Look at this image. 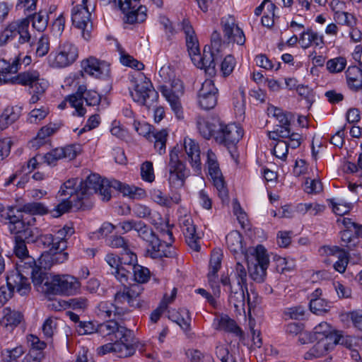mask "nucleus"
I'll return each mask as SVG.
<instances>
[{"label": "nucleus", "instance_id": "obj_1", "mask_svg": "<svg viewBox=\"0 0 362 362\" xmlns=\"http://www.w3.org/2000/svg\"><path fill=\"white\" fill-rule=\"evenodd\" d=\"M313 335L316 343L305 353V358L307 360L322 356L339 343H349V346L351 348L352 341L356 340V338L351 337L344 339L326 322H322L315 326L313 331Z\"/></svg>", "mask_w": 362, "mask_h": 362}, {"label": "nucleus", "instance_id": "obj_2", "mask_svg": "<svg viewBox=\"0 0 362 362\" xmlns=\"http://www.w3.org/2000/svg\"><path fill=\"white\" fill-rule=\"evenodd\" d=\"M37 276L40 283L33 284L37 291L47 294L74 295L81 288L78 279L71 275H48L41 270Z\"/></svg>", "mask_w": 362, "mask_h": 362}, {"label": "nucleus", "instance_id": "obj_3", "mask_svg": "<svg viewBox=\"0 0 362 362\" xmlns=\"http://www.w3.org/2000/svg\"><path fill=\"white\" fill-rule=\"evenodd\" d=\"M250 277L257 283L264 281L269 264V256L262 245L250 248L245 253Z\"/></svg>", "mask_w": 362, "mask_h": 362}, {"label": "nucleus", "instance_id": "obj_4", "mask_svg": "<svg viewBox=\"0 0 362 362\" xmlns=\"http://www.w3.org/2000/svg\"><path fill=\"white\" fill-rule=\"evenodd\" d=\"M29 25L30 21L28 18L13 20L6 24L0 30V47H6L17 36L18 44L29 42L31 39Z\"/></svg>", "mask_w": 362, "mask_h": 362}, {"label": "nucleus", "instance_id": "obj_5", "mask_svg": "<svg viewBox=\"0 0 362 362\" xmlns=\"http://www.w3.org/2000/svg\"><path fill=\"white\" fill-rule=\"evenodd\" d=\"M16 243L14 246V253L19 259L16 263L17 271L14 273L20 274L23 278L28 280L24 276L25 274H30L32 281L33 284L40 283V272L42 270L41 267L36 265L35 259L28 255V251L24 240L16 238Z\"/></svg>", "mask_w": 362, "mask_h": 362}, {"label": "nucleus", "instance_id": "obj_6", "mask_svg": "<svg viewBox=\"0 0 362 362\" xmlns=\"http://www.w3.org/2000/svg\"><path fill=\"white\" fill-rule=\"evenodd\" d=\"M112 181L102 178L98 174L93 173L83 181H80L79 194L83 199L94 194H98L103 201H109L111 198Z\"/></svg>", "mask_w": 362, "mask_h": 362}, {"label": "nucleus", "instance_id": "obj_7", "mask_svg": "<svg viewBox=\"0 0 362 362\" xmlns=\"http://www.w3.org/2000/svg\"><path fill=\"white\" fill-rule=\"evenodd\" d=\"M181 148L174 146L169 153V162L168 164V182L171 187L180 188L189 175V170L185 164L180 160Z\"/></svg>", "mask_w": 362, "mask_h": 362}, {"label": "nucleus", "instance_id": "obj_8", "mask_svg": "<svg viewBox=\"0 0 362 362\" xmlns=\"http://www.w3.org/2000/svg\"><path fill=\"white\" fill-rule=\"evenodd\" d=\"M7 285L0 287V307L3 306L11 298L14 290L20 295H27L30 289L29 280L18 273H11L7 276Z\"/></svg>", "mask_w": 362, "mask_h": 362}, {"label": "nucleus", "instance_id": "obj_9", "mask_svg": "<svg viewBox=\"0 0 362 362\" xmlns=\"http://www.w3.org/2000/svg\"><path fill=\"white\" fill-rule=\"evenodd\" d=\"M114 2L124 14L125 23L134 24L146 20L147 8L144 6H139L140 0H114Z\"/></svg>", "mask_w": 362, "mask_h": 362}, {"label": "nucleus", "instance_id": "obj_10", "mask_svg": "<svg viewBox=\"0 0 362 362\" xmlns=\"http://www.w3.org/2000/svg\"><path fill=\"white\" fill-rule=\"evenodd\" d=\"M78 49L70 42L61 43L55 52L49 57V63L52 67H66L74 63L78 58Z\"/></svg>", "mask_w": 362, "mask_h": 362}, {"label": "nucleus", "instance_id": "obj_11", "mask_svg": "<svg viewBox=\"0 0 362 362\" xmlns=\"http://www.w3.org/2000/svg\"><path fill=\"white\" fill-rule=\"evenodd\" d=\"M139 76L141 81L136 83L134 91L131 93L132 97L135 102L150 107L157 100L158 94L150 81L141 74H139Z\"/></svg>", "mask_w": 362, "mask_h": 362}, {"label": "nucleus", "instance_id": "obj_12", "mask_svg": "<svg viewBox=\"0 0 362 362\" xmlns=\"http://www.w3.org/2000/svg\"><path fill=\"white\" fill-rule=\"evenodd\" d=\"M243 135V129L239 125L234 123L226 124L220 121V125L215 134V141L229 149L235 146Z\"/></svg>", "mask_w": 362, "mask_h": 362}, {"label": "nucleus", "instance_id": "obj_13", "mask_svg": "<svg viewBox=\"0 0 362 362\" xmlns=\"http://www.w3.org/2000/svg\"><path fill=\"white\" fill-rule=\"evenodd\" d=\"M115 314L121 316L127 313L130 308L140 306L139 293L132 288L124 287L122 290L117 291L114 298Z\"/></svg>", "mask_w": 362, "mask_h": 362}, {"label": "nucleus", "instance_id": "obj_14", "mask_svg": "<svg viewBox=\"0 0 362 362\" xmlns=\"http://www.w3.org/2000/svg\"><path fill=\"white\" fill-rule=\"evenodd\" d=\"M206 158L209 175L218 190V196L223 201H225L228 199V191L224 185L222 173L219 168L216 156L211 150H208Z\"/></svg>", "mask_w": 362, "mask_h": 362}, {"label": "nucleus", "instance_id": "obj_15", "mask_svg": "<svg viewBox=\"0 0 362 362\" xmlns=\"http://www.w3.org/2000/svg\"><path fill=\"white\" fill-rule=\"evenodd\" d=\"M88 0H82L81 4L74 6L71 12V20L73 24L81 30L82 37L88 40L90 37V33L88 30L90 25V13L87 6Z\"/></svg>", "mask_w": 362, "mask_h": 362}, {"label": "nucleus", "instance_id": "obj_16", "mask_svg": "<svg viewBox=\"0 0 362 362\" xmlns=\"http://www.w3.org/2000/svg\"><path fill=\"white\" fill-rule=\"evenodd\" d=\"M222 57L221 52H216L210 47H205L203 54L199 53L194 56L192 59L194 64L201 69H204L205 72L209 76L216 74V64Z\"/></svg>", "mask_w": 362, "mask_h": 362}, {"label": "nucleus", "instance_id": "obj_17", "mask_svg": "<svg viewBox=\"0 0 362 362\" xmlns=\"http://www.w3.org/2000/svg\"><path fill=\"white\" fill-rule=\"evenodd\" d=\"M97 333L100 336L110 337V340H124L128 337H132V331L124 326L121 325L115 320H107L98 325Z\"/></svg>", "mask_w": 362, "mask_h": 362}, {"label": "nucleus", "instance_id": "obj_18", "mask_svg": "<svg viewBox=\"0 0 362 362\" xmlns=\"http://www.w3.org/2000/svg\"><path fill=\"white\" fill-rule=\"evenodd\" d=\"M179 212L182 214V209H180ZM179 224L188 245L194 251H199L200 249V237L197 233L196 227L190 214H185L183 216L180 215L179 217Z\"/></svg>", "mask_w": 362, "mask_h": 362}, {"label": "nucleus", "instance_id": "obj_19", "mask_svg": "<svg viewBox=\"0 0 362 362\" xmlns=\"http://www.w3.org/2000/svg\"><path fill=\"white\" fill-rule=\"evenodd\" d=\"M221 27L224 37L228 42L236 43L243 46L245 42V36L243 30L237 25L235 19L231 16L221 18Z\"/></svg>", "mask_w": 362, "mask_h": 362}, {"label": "nucleus", "instance_id": "obj_20", "mask_svg": "<svg viewBox=\"0 0 362 362\" xmlns=\"http://www.w3.org/2000/svg\"><path fill=\"white\" fill-rule=\"evenodd\" d=\"M218 89L211 79H206L198 93V103L204 110L214 108L217 103Z\"/></svg>", "mask_w": 362, "mask_h": 362}, {"label": "nucleus", "instance_id": "obj_21", "mask_svg": "<svg viewBox=\"0 0 362 362\" xmlns=\"http://www.w3.org/2000/svg\"><path fill=\"white\" fill-rule=\"evenodd\" d=\"M82 67L87 74L97 78H106L110 74V64L93 57L83 60Z\"/></svg>", "mask_w": 362, "mask_h": 362}, {"label": "nucleus", "instance_id": "obj_22", "mask_svg": "<svg viewBox=\"0 0 362 362\" xmlns=\"http://www.w3.org/2000/svg\"><path fill=\"white\" fill-rule=\"evenodd\" d=\"M73 233V229L69 226H64L59 229L56 235L45 234L40 236L38 241L45 247L53 245V247L64 250L66 247V238Z\"/></svg>", "mask_w": 362, "mask_h": 362}, {"label": "nucleus", "instance_id": "obj_23", "mask_svg": "<svg viewBox=\"0 0 362 362\" xmlns=\"http://www.w3.org/2000/svg\"><path fill=\"white\" fill-rule=\"evenodd\" d=\"M31 58L29 56L24 57L23 59H16L13 60L12 64L7 61L0 59V85L9 83L11 80L10 74L17 72L18 64H23L28 66L31 63Z\"/></svg>", "mask_w": 362, "mask_h": 362}, {"label": "nucleus", "instance_id": "obj_24", "mask_svg": "<svg viewBox=\"0 0 362 362\" xmlns=\"http://www.w3.org/2000/svg\"><path fill=\"white\" fill-rule=\"evenodd\" d=\"M42 81L47 80L41 77L38 71L30 69L18 74L14 78L11 77V80H10L9 82L21 84L22 86H28L31 89H35V87L38 88L39 83Z\"/></svg>", "mask_w": 362, "mask_h": 362}, {"label": "nucleus", "instance_id": "obj_25", "mask_svg": "<svg viewBox=\"0 0 362 362\" xmlns=\"http://www.w3.org/2000/svg\"><path fill=\"white\" fill-rule=\"evenodd\" d=\"M181 29L185 35L186 45L191 59L200 53L199 42L194 30L188 20L184 19L180 23Z\"/></svg>", "mask_w": 362, "mask_h": 362}, {"label": "nucleus", "instance_id": "obj_26", "mask_svg": "<svg viewBox=\"0 0 362 362\" xmlns=\"http://www.w3.org/2000/svg\"><path fill=\"white\" fill-rule=\"evenodd\" d=\"M147 253L154 259L162 258L163 257H173L175 255V249L170 243L160 242L157 238V241L153 240L147 247Z\"/></svg>", "mask_w": 362, "mask_h": 362}, {"label": "nucleus", "instance_id": "obj_27", "mask_svg": "<svg viewBox=\"0 0 362 362\" xmlns=\"http://www.w3.org/2000/svg\"><path fill=\"white\" fill-rule=\"evenodd\" d=\"M299 44L303 49L312 46L321 48L325 45L324 36L311 28H307L300 33Z\"/></svg>", "mask_w": 362, "mask_h": 362}, {"label": "nucleus", "instance_id": "obj_28", "mask_svg": "<svg viewBox=\"0 0 362 362\" xmlns=\"http://www.w3.org/2000/svg\"><path fill=\"white\" fill-rule=\"evenodd\" d=\"M187 159L196 172L201 170L200 149L199 144L193 139L186 137L183 144Z\"/></svg>", "mask_w": 362, "mask_h": 362}, {"label": "nucleus", "instance_id": "obj_29", "mask_svg": "<svg viewBox=\"0 0 362 362\" xmlns=\"http://www.w3.org/2000/svg\"><path fill=\"white\" fill-rule=\"evenodd\" d=\"M80 181L78 178H71L64 182L59 192L58 195L64 197L69 199H74L81 204L83 198L79 194Z\"/></svg>", "mask_w": 362, "mask_h": 362}, {"label": "nucleus", "instance_id": "obj_30", "mask_svg": "<svg viewBox=\"0 0 362 362\" xmlns=\"http://www.w3.org/2000/svg\"><path fill=\"white\" fill-rule=\"evenodd\" d=\"M197 129L199 134L206 139L213 137L215 139V134L217 132L220 120L218 119H206L203 117H198L197 121Z\"/></svg>", "mask_w": 362, "mask_h": 362}, {"label": "nucleus", "instance_id": "obj_31", "mask_svg": "<svg viewBox=\"0 0 362 362\" xmlns=\"http://www.w3.org/2000/svg\"><path fill=\"white\" fill-rule=\"evenodd\" d=\"M226 243L228 250L233 254H244L245 252V245L243 238L238 230H232L226 236Z\"/></svg>", "mask_w": 362, "mask_h": 362}, {"label": "nucleus", "instance_id": "obj_32", "mask_svg": "<svg viewBox=\"0 0 362 362\" xmlns=\"http://www.w3.org/2000/svg\"><path fill=\"white\" fill-rule=\"evenodd\" d=\"M245 287L238 286V288L231 291L228 297L230 305L238 315H245Z\"/></svg>", "mask_w": 362, "mask_h": 362}, {"label": "nucleus", "instance_id": "obj_33", "mask_svg": "<svg viewBox=\"0 0 362 362\" xmlns=\"http://www.w3.org/2000/svg\"><path fill=\"white\" fill-rule=\"evenodd\" d=\"M324 250L328 256H333L337 258L334 264V268L339 273H344L348 264V255L344 250L337 246L325 247Z\"/></svg>", "mask_w": 362, "mask_h": 362}, {"label": "nucleus", "instance_id": "obj_34", "mask_svg": "<svg viewBox=\"0 0 362 362\" xmlns=\"http://www.w3.org/2000/svg\"><path fill=\"white\" fill-rule=\"evenodd\" d=\"M112 187L119 191L124 196L131 199H140L146 197V192L143 189L117 180L112 181Z\"/></svg>", "mask_w": 362, "mask_h": 362}, {"label": "nucleus", "instance_id": "obj_35", "mask_svg": "<svg viewBox=\"0 0 362 362\" xmlns=\"http://www.w3.org/2000/svg\"><path fill=\"white\" fill-rule=\"evenodd\" d=\"M168 318L173 322H176L181 329L186 333L190 331L191 316L189 310L185 308L168 310Z\"/></svg>", "mask_w": 362, "mask_h": 362}, {"label": "nucleus", "instance_id": "obj_36", "mask_svg": "<svg viewBox=\"0 0 362 362\" xmlns=\"http://www.w3.org/2000/svg\"><path fill=\"white\" fill-rule=\"evenodd\" d=\"M48 250L45 251L41 257V263L42 262H47L48 266L52 264H62L67 260L68 253L65 252L64 250H61L57 248H54L53 245L47 247Z\"/></svg>", "mask_w": 362, "mask_h": 362}, {"label": "nucleus", "instance_id": "obj_37", "mask_svg": "<svg viewBox=\"0 0 362 362\" xmlns=\"http://www.w3.org/2000/svg\"><path fill=\"white\" fill-rule=\"evenodd\" d=\"M213 327L217 330L233 332L236 335L241 334V330L235 322L226 315L217 316L213 322Z\"/></svg>", "mask_w": 362, "mask_h": 362}, {"label": "nucleus", "instance_id": "obj_38", "mask_svg": "<svg viewBox=\"0 0 362 362\" xmlns=\"http://www.w3.org/2000/svg\"><path fill=\"white\" fill-rule=\"evenodd\" d=\"M347 86L353 91H358L362 89V72L356 66H350L346 71Z\"/></svg>", "mask_w": 362, "mask_h": 362}, {"label": "nucleus", "instance_id": "obj_39", "mask_svg": "<svg viewBox=\"0 0 362 362\" xmlns=\"http://www.w3.org/2000/svg\"><path fill=\"white\" fill-rule=\"evenodd\" d=\"M168 135L167 129L157 130L153 128L148 139L154 143V148L160 155L165 153Z\"/></svg>", "mask_w": 362, "mask_h": 362}, {"label": "nucleus", "instance_id": "obj_40", "mask_svg": "<svg viewBox=\"0 0 362 362\" xmlns=\"http://www.w3.org/2000/svg\"><path fill=\"white\" fill-rule=\"evenodd\" d=\"M21 108L18 106L7 107L0 115V130L6 129L20 117Z\"/></svg>", "mask_w": 362, "mask_h": 362}, {"label": "nucleus", "instance_id": "obj_41", "mask_svg": "<svg viewBox=\"0 0 362 362\" xmlns=\"http://www.w3.org/2000/svg\"><path fill=\"white\" fill-rule=\"evenodd\" d=\"M88 90L84 86H80L76 93L69 96V103L76 110L78 116H83L86 109L83 107V98Z\"/></svg>", "mask_w": 362, "mask_h": 362}, {"label": "nucleus", "instance_id": "obj_42", "mask_svg": "<svg viewBox=\"0 0 362 362\" xmlns=\"http://www.w3.org/2000/svg\"><path fill=\"white\" fill-rule=\"evenodd\" d=\"M162 95L169 103L172 110L175 113L178 119L183 118L182 108L177 95L171 89L163 87L161 90Z\"/></svg>", "mask_w": 362, "mask_h": 362}, {"label": "nucleus", "instance_id": "obj_43", "mask_svg": "<svg viewBox=\"0 0 362 362\" xmlns=\"http://www.w3.org/2000/svg\"><path fill=\"white\" fill-rule=\"evenodd\" d=\"M23 319V315L21 312L11 310L10 308L4 309L3 322L6 328L13 329L18 326Z\"/></svg>", "mask_w": 362, "mask_h": 362}, {"label": "nucleus", "instance_id": "obj_44", "mask_svg": "<svg viewBox=\"0 0 362 362\" xmlns=\"http://www.w3.org/2000/svg\"><path fill=\"white\" fill-rule=\"evenodd\" d=\"M132 337H128L124 340L114 339V351L113 353L118 357L124 358L132 356L134 354V349L130 344Z\"/></svg>", "mask_w": 362, "mask_h": 362}, {"label": "nucleus", "instance_id": "obj_45", "mask_svg": "<svg viewBox=\"0 0 362 362\" xmlns=\"http://www.w3.org/2000/svg\"><path fill=\"white\" fill-rule=\"evenodd\" d=\"M73 206L81 207V204L76 202L74 199H69L64 197L62 199V202L50 211L51 216L54 218L59 217L62 214L68 212Z\"/></svg>", "mask_w": 362, "mask_h": 362}, {"label": "nucleus", "instance_id": "obj_46", "mask_svg": "<svg viewBox=\"0 0 362 362\" xmlns=\"http://www.w3.org/2000/svg\"><path fill=\"white\" fill-rule=\"evenodd\" d=\"M115 308L114 303L108 301H102L96 306L95 313L99 318L106 320L112 316L118 315V314H115Z\"/></svg>", "mask_w": 362, "mask_h": 362}, {"label": "nucleus", "instance_id": "obj_47", "mask_svg": "<svg viewBox=\"0 0 362 362\" xmlns=\"http://www.w3.org/2000/svg\"><path fill=\"white\" fill-rule=\"evenodd\" d=\"M33 28L38 32H43L47 27L49 16L46 11H40L31 17Z\"/></svg>", "mask_w": 362, "mask_h": 362}, {"label": "nucleus", "instance_id": "obj_48", "mask_svg": "<svg viewBox=\"0 0 362 362\" xmlns=\"http://www.w3.org/2000/svg\"><path fill=\"white\" fill-rule=\"evenodd\" d=\"M8 228L11 233L19 235L23 232L26 226L25 223L22 221L21 216H16L12 214V211L8 215Z\"/></svg>", "mask_w": 362, "mask_h": 362}, {"label": "nucleus", "instance_id": "obj_49", "mask_svg": "<svg viewBox=\"0 0 362 362\" xmlns=\"http://www.w3.org/2000/svg\"><path fill=\"white\" fill-rule=\"evenodd\" d=\"M135 231L137 232L138 235L142 238L144 241L148 243V245L153 241H157V237L152 230L151 228H148L146 224L141 221H138Z\"/></svg>", "mask_w": 362, "mask_h": 362}, {"label": "nucleus", "instance_id": "obj_50", "mask_svg": "<svg viewBox=\"0 0 362 362\" xmlns=\"http://www.w3.org/2000/svg\"><path fill=\"white\" fill-rule=\"evenodd\" d=\"M347 64L346 59L344 57H337L329 59L327 62L326 67L331 74H337L341 72Z\"/></svg>", "mask_w": 362, "mask_h": 362}, {"label": "nucleus", "instance_id": "obj_51", "mask_svg": "<svg viewBox=\"0 0 362 362\" xmlns=\"http://www.w3.org/2000/svg\"><path fill=\"white\" fill-rule=\"evenodd\" d=\"M48 211L46 206L42 203H27L18 209V212H25L31 214H45Z\"/></svg>", "mask_w": 362, "mask_h": 362}, {"label": "nucleus", "instance_id": "obj_52", "mask_svg": "<svg viewBox=\"0 0 362 362\" xmlns=\"http://www.w3.org/2000/svg\"><path fill=\"white\" fill-rule=\"evenodd\" d=\"M234 275L237 281L238 286L245 287L246 288L247 294V272L243 264L240 262H237L234 269Z\"/></svg>", "mask_w": 362, "mask_h": 362}, {"label": "nucleus", "instance_id": "obj_53", "mask_svg": "<svg viewBox=\"0 0 362 362\" xmlns=\"http://www.w3.org/2000/svg\"><path fill=\"white\" fill-rule=\"evenodd\" d=\"M310 309L315 315H322L329 310L330 305L324 298L310 300Z\"/></svg>", "mask_w": 362, "mask_h": 362}, {"label": "nucleus", "instance_id": "obj_54", "mask_svg": "<svg viewBox=\"0 0 362 362\" xmlns=\"http://www.w3.org/2000/svg\"><path fill=\"white\" fill-rule=\"evenodd\" d=\"M131 270L133 273L135 281L139 284H144L148 281L150 278V271L146 267L136 264L131 267Z\"/></svg>", "mask_w": 362, "mask_h": 362}, {"label": "nucleus", "instance_id": "obj_55", "mask_svg": "<svg viewBox=\"0 0 362 362\" xmlns=\"http://www.w3.org/2000/svg\"><path fill=\"white\" fill-rule=\"evenodd\" d=\"M333 18L337 23L347 27H353L357 24V18L356 16L349 12L344 11L338 13V15L333 16Z\"/></svg>", "mask_w": 362, "mask_h": 362}, {"label": "nucleus", "instance_id": "obj_56", "mask_svg": "<svg viewBox=\"0 0 362 362\" xmlns=\"http://www.w3.org/2000/svg\"><path fill=\"white\" fill-rule=\"evenodd\" d=\"M49 114V109L46 107L34 108L32 110L28 117V121L31 124H37L44 119Z\"/></svg>", "mask_w": 362, "mask_h": 362}, {"label": "nucleus", "instance_id": "obj_57", "mask_svg": "<svg viewBox=\"0 0 362 362\" xmlns=\"http://www.w3.org/2000/svg\"><path fill=\"white\" fill-rule=\"evenodd\" d=\"M61 151L60 157L68 160L74 159L81 152V146L78 144L69 145L63 148H57Z\"/></svg>", "mask_w": 362, "mask_h": 362}, {"label": "nucleus", "instance_id": "obj_58", "mask_svg": "<svg viewBox=\"0 0 362 362\" xmlns=\"http://www.w3.org/2000/svg\"><path fill=\"white\" fill-rule=\"evenodd\" d=\"M333 212L338 216H343L349 212L351 209V204L342 200L332 199L329 201Z\"/></svg>", "mask_w": 362, "mask_h": 362}, {"label": "nucleus", "instance_id": "obj_59", "mask_svg": "<svg viewBox=\"0 0 362 362\" xmlns=\"http://www.w3.org/2000/svg\"><path fill=\"white\" fill-rule=\"evenodd\" d=\"M255 63L258 66L267 70H278L281 65L279 62L274 63L264 54L257 55L255 57Z\"/></svg>", "mask_w": 362, "mask_h": 362}, {"label": "nucleus", "instance_id": "obj_60", "mask_svg": "<svg viewBox=\"0 0 362 362\" xmlns=\"http://www.w3.org/2000/svg\"><path fill=\"white\" fill-rule=\"evenodd\" d=\"M57 319L54 317H48L43 323L42 327V332L46 338H52L57 332Z\"/></svg>", "mask_w": 362, "mask_h": 362}, {"label": "nucleus", "instance_id": "obj_61", "mask_svg": "<svg viewBox=\"0 0 362 362\" xmlns=\"http://www.w3.org/2000/svg\"><path fill=\"white\" fill-rule=\"evenodd\" d=\"M267 113L269 116L275 118L279 122V125L289 124L288 119L281 109L271 105L267 108Z\"/></svg>", "mask_w": 362, "mask_h": 362}, {"label": "nucleus", "instance_id": "obj_62", "mask_svg": "<svg viewBox=\"0 0 362 362\" xmlns=\"http://www.w3.org/2000/svg\"><path fill=\"white\" fill-rule=\"evenodd\" d=\"M49 50V39L46 35L40 37L36 43L35 54L37 57L45 56Z\"/></svg>", "mask_w": 362, "mask_h": 362}, {"label": "nucleus", "instance_id": "obj_63", "mask_svg": "<svg viewBox=\"0 0 362 362\" xmlns=\"http://www.w3.org/2000/svg\"><path fill=\"white\" fill-rule=\"evenodd\" d=\"M236 61L235 58L230 55H227L221 63V71L223 76H229L235 66Z\"/></svg>", "mask_w": 362, "mask_h": 362}, {"label": "nucleus", "instance_id": "obj_64", "mask_svg": "<svg viewBox=\"0 0 362 362\" xmlns=\"http://www.w3.org/2000/svg\"><path fill=\"white\" fill-rule=\"evenodd\" d=\"M216 355L221 362H242L238 361L232 354H230L228 348L222 344L216 346Z\"/></svg>", "mask_w": 362, "mask_h": 362}]
</instances>
